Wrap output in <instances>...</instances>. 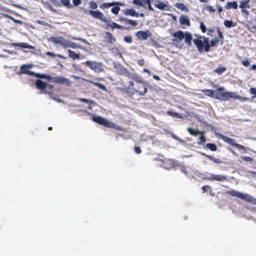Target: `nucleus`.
<instances>
[{
    "label": "nucleus",
    "instance_id": "1",
    "mask_svg": "<svg viewBox=\"0 0 256 256\" xmlns=\"http://www.w3.org/2000/svg\"><path fill=\"white\" fill-rule=\"evenodd\" d=\"M231 98L238 100L244 102L249 100V98L238 95L234 92L226 90L224 87H219L215 91L214 99L221 101H228Z\"/></svg>",
    "mask_w": 256,
    "mask_h": 256
},
{
    "label": "nucleus",
    "instance_id": "2",
    "mask_svg": "<svg viewBox=\"0 0 256 256\" xmlns=\"http://www.w3.org/2000/svg\"><path fill=\"white\" fill-rule=\"evenodd\" d=\"M172 36L174 38L172 40V44L176 48H182L184 44L182 42V40L184 39V42L188 46H192V36L191 33L188 32H184L182 30H178L174 32Z\"/></svg>",
    "mask_w": 256,
    "mask_h": 256
},
{
    "label": "nucleus",
    "instance_id": "3",
    "mask_svg": "<svg viewBox=\"0 0 256 256\" xmlns=\"http://www.w3.org/2000/svg\"><path fill=\"white\" fill-rule=\"evenodd\" d=\"M193 42L200 53L204 51L208 52L210 50V44L208 38L200 36L198 38L194 39Z\"/></svg>",
    "mask_w": 256,
    "mask_h": 256
},
{
    "label": "nucleus",
    "instance_id": "4",
    "mask_svg": "<svg viewBox=\"0 0 256 256\" xmlns=\"http://www.w3.org/2000/svg\"><path fill=\"white\" fill-rule=\"evenodd\" d=\"M193 42L200 53L204 51L208 52L210 50V44L208 38L200 36L198 38L194 39Z\"/></svg>",
    "mask_w": 256,
    "mask_h": 256
},
{
    "label": "nucleus",
    "instance_id": "5",
    "mask_svg": "<svg viewBox=\"0 0 256 256\" xmlns=\"http://www.w3.org/2000/svg\"><path fill=\"white\" fill-rule=\"evenodd\" d=\"M50 41L56 44L62 46L64 48H80V46L62 36H52L50 38Z\"/></svg>",
    "mask_w": 256,
    "mask_h": 256
},
{
    "label": "nucleus",
    "instance_id": "6",
    "mask_svg": "<svg viewBox=\"0 0 256 256\" xmlns=\"http://www.w3.org/2000/svg\"><path fill=\"white\" fill-rule=\"evenodd\" d=\"M226 194L232 196L237 197L242 200L256 205V198L247 194H242L238 191L232 190L226 192Z\"/></svg>",
    "mask_w": 256,
    "mask_h": 256
},
{
    "label": "nucleus",
    "instance_id": "7",
    "mask_svg": "<svg viewBox=\"0 0 256 256\" xmlns=\"http://www.w3.org/2000/svg\"><path fill=\"white\" fill-rule=\"evenodd\" d=\"M216 135L218 136L219 138L226 143L236 148L238 150H242L244 153L246 152V149L245 148V146L240 144L236 143L234 139L228 138L221 134H216Z\"/></svg>",
    "mask_w": 256,
    "mask_h": 256
},
{
    "label": "nucleus",
    "instance_id": "8",
    "mask_svg": "<svg viewBox=\"0 0 256 256\" xmlns=\"http://www.w3.org/2000/svg\"><path fill=\"white\" fill-rule=\"evenodd\" d=\"M148 88L145 83H140L132 88V94H138L139 96H144L147 92Z\"/></svg>",
    "mask_w": 256,
    "mask_h": 256
},
{
    "label": "nucleus",
    "instance_id": "9",
    "mask_svg": "<svg viewBox=\"0 0 256 256\" xmlns=\"http://www.w3.org/2000/svg\"><path fill=\"white\" fill-rule=\"evenodd\" d=\"M92 120L94 122L100 124L104 126L107 128H112V124L108 120L105 118L100 116H94L92 118Z\"/></svg>",
    "mask_w": 256,
    "mask_h": 256
},
{
    "label": "nucleus",
    "instance_id": "10",
    "mask_svg": "<svg viewBox=\"0 0 256 256\" xmlns=\"http://www.w3.org/2000/svg\"><path fill=\"white\" fill-rule=\"evenodd\" d=\"M216 31L218 34V38H214V39L211 40L210 42V47L215 46L216 44L220 42H221V44H222L224 42V37L223 34L219 27L216 28Z\"/></svg>",
    "mask_w": 256,
    "mask_h": 256
},
{
    "label": "nucleus",
    "instance_id": "11",
    "mask_svg": "<svg viewBox=\"0 0 256 256\" xmlns=\"http://www.w3.org/2000/svg\"><path fill=\"white\" fill-rule=\"evenodd\" d=\"M85 64L90 68L96 72H100L102 70L101 62H97L94 61H86Z\"/></svg>",
    "mask_w": 256,
    "mask_h": 256
},
{
    "label": "nucleus",
    "instance_id": "12",
    "mask_svg": "<svg viewBox=\"0 0 256 256\" xmlns=\"http://www.w3.org/2000/svg\"><path fill=\"white\" fill-rule=\"evenodd\" d=\"M88 13L90 15L92 18H94L99 19L102 21L106 22H108V21L106 20V18L104 16L103 13L98 10H89L88 11Z\"/></svg>",
    "mask_w": 256,
    "mask_h": 256
},
{
    "label": "nucleus",
    "instance_id": "13",
    "mask_svg": "<svg viewBox=\"0 0 256 256\" xmlns=\"http://www.w3.org/2000/svg\"><path fill=\"white\" fill-rule=\"evenodd\" d=\"M152 36V34L148 30L145 31L140 30L136 33V37L141 40H146L148 38L151 37Z\"/></svg>",
    "mask_w": 256,
    "mask_h": 256
},
{
    "label": "nucleus",
    "instance_id": "14",
    "mask_svg": "<svg viewBox=\"0 0 256 256\" xmlns=\"http://www.w3.org/2000/svg\"><path fill=\"white\" fill-rule=\"evenodd\" d=\"M53 82L59 84H64L67 86H70L71 84L70 80L62 76L54 77Z\"/></svg>",
    "mask_w": 256,
    "mask_h": 256
},
{
    "label": "nucleus",
    "instance_id": "15",
    "mask_svg": "<svg viewBox=\"0 0 256 256\" xmlns=\"http://www.w3.org/2000/svg\"><path fill=\"white\" fill-rule=\"evenodd\" d=\"M31 65L24 64L20 66V74H26L30 76H34L35 74V72L28 70V68H31Z\"/></svg>",
    "mask_w": 256,
    "mask_h": 256
},
{
    "label": "nucleus",
    "instance_id": "16",
    "mask_svg": "<svg viewBox=\"0 0 256 256\" xmlns=\"http://www.w3.org/2000/svg\"><path fill=\"white\" fill-rule=\"evenodd\" d=\"M208 180H216L218 182H224L227 180V176L224 175L211 174L210 176L207 178Z\"/></svg>",
    "mask_w": 256,
    "mask_h": 256
},
{
    "label": "nucleus",
    "instance_id": "17",
    "mask_svg": "<svg viewBox=\"0 0 256 256\" xmlns=\"http://www.w3.org/2000/svg\"><path fill=\"white\" fill-rule=\"evenodd\" d=\"M154 6L160 10H170V7L168 5L165 4L160 0H156L155 1Z\"/></svg>",
    "mask_w": 256,
    "mask_h": 256
},
{
    "label": "nucleus",
    "instance_id": "18",
    "mask_svg": "<svg viewBox=\"0 0 256 256\" xmlns=\"http://www.w3.org/2000/svg\"><path fill=\"white\" fill-rule=\"evenodd\" d=\"M104 42L106 43L112 44L116 41V38L113 36L112 34L108 32H105Z\"/></svg>",
    "mask_w": 256,
    "mask_h": 256
},
{
    "label": "nucleus",
    "instance_id": "19",
    "mask_svg": "<svg viewBox=\"0 0 256 256\" xmlns=\"http://www.w3.org/2000/svg\"><path fill=\"white\" fill-rule=\"evenodd\" d=\"M118 74L122 75H128L129 73L128 70L121 64H116L114 66Z\"/></svg>",
    "mask_w": 256,
    "mask_h": 256
},
{
    "label": "nucleus",
    "instance_id": "20",
    "mask_svg": "<svg viewBox=\"0 0 256 256\" xmlns=\"http://www.w3.org/2000/svg\"><path fill=\"white\" fill-rule=\"evenodd\" d=\"M123 12L126 16L138 17L139 14L133 8H128L123 10Z\"/></svg>",
    "mask_w": 256,
    "mask_h": 256
},
{
    "label": "nucleus",
    "instance_id": "21",
    "mask_svg": "<svg viewBox=\"0 0 256 256\" xmlns=\"http://www.w3.org/2000/svg\"><path fill=\"white\" fill-rule=\"evenodd\" d=\"M36 86L38 89L44 90L47 88L48 84L42 80H37L36 81Z\"/></svg>",
    "mask_w": 256,
    "mask_h": 256
},
{
    "label": "nucleus",
    "instance_id": "22",
    "mask_svg": "<svg viewBox=\"0 0 256 256\" xmlns=\"http://www.w3.org/2000/svg\"><path fill=\"white\" fill-rule=\"evenodd\" d=\"M180 23L182 25L190 26V20L188 16L182 15L180 18Z\"/></svg>",
    "mask_w": 256,
    "mask_h": 256
},
{
    "label": "nucleus",
    "instance_id": "23",
    "mask_svg": "<svg viewBox=\"0 0 256 256\" xmlns=\"http://www.w3.org/2000/svg\"><path fill=\"white\" fill-rule=\"evenodd\" d=\"M109 28H110L112 29L118 28L122 30H124L126 28L125 27H124L120 24H118L114 22L110 23H108L106 25V29H108Z\"/></svg>",
    "mask_w": 256,
    "mask_h": 256
},
{
    "label": "nucleus",
    "instance_id": "24",
    "mask_svg": "<svg viewBox=\"0 0 256 256\" xmlns=\"http://www.w3.org/2000/svg\"><path fill=\"white\" fill-rule=\"evenodd\" d=\"M215 91L212 90H202L201 92L208 96L214 98Z\"/></svg>",
    "mask_w": 256,
    "mask_h": 256
},
{
    "label": "nucleus",
    "instance_id": "25",
    "mask_svg": "<svg viewBox=\"0 0 256 256\" xmlns=\"http://www.w3.org/2000/svg\"><path fill=\"white\" fill-rule=\"evenodd\" d=\"M68 56L72 58L73 60L80 59L79 54L76 53L74 51L70 50H68Z\"/></svg>",
    "mask_w": 256,
    "mask_h": 256
},
{
    "label": "nucleus",
    "instance_id": "26",
    "mask_svg": "<svg viewBox=\"0 0 256 256\" xmlns=\"http://www.w3.org/2000/svg\"><path fill=\"white\" fill-rule=\"evenodd\" d=\"M200 154L202 156L208 158L210 160H212L216 164H220L221 162V161L220 159L214 158L212 157V156H211L210 155H208V154H207L204 152H201Z\"/></svg>",
    "mask_w": 256,
    "mask_h": 256
},
{
    "label": "nucleus",
    "instance_id": "27",
    "mask_svg": "<svg viewBox=\"0 0 256 256\" xmlns=\"http://www.w3.org/2000/svg\"><path fill=\"white\" fill-rule=\"evenodd\" d=\"M238 4L236 2L234 1L232 2H228L225 6V8L226 10L230 8L236 9L238 8Z\"/></svg>",
    "mask_w": 256,
    "mask_h": 256
},
{
    "label": "nucleus",
    "instance_id": "28",
    "mask_svg": "<svg viewBox=\"0 0 256 256\" xmlns=\"http://www.w3.org/2000/svg\"><path fill=\"white\" fill-rule=\"evenodd\" d=\"M166 114L171 116L179 118H183L182 114L180 113L174 112L172 110H168L166 112Z\"/></svg>",
    "mask_w": 256,
    "mask_h": 256
},
{
    "label": "nucleus",
    "instance_id": "29",
    "mask_svg": "<svg viewBox=\"0 0 256 256\" xmlns=\"http://www.w3.org/2000/svg\"><path fill=\"white\" fill-rule=\"evenodd\" d=\"M90 82L94 86H98L99 88L101 89L102 90L106 92H108V89L103 84L96 82H94L92 81H90Z\"/></svg>",
    "mask_w": 256,
    "mask_h": 256
},
{
    "label": "nucleus",
    "instance_id": "30",
    "mask_svg": "<svg viewBox=\"0 0 256 256\" xmlns=\"http://www.w3.org/2000/svg\"><path fill=\"white\" fill-rule=\"evenodd\" d=\"M119 2H108V3H103L102 5L100 6V8L102 9L108 8L112 6H114L116 4H119Z\"/></svg>",
    "mask_w": 256,
    "mask_h": 256
},
{
    "label": "nucleus",
    "instance_id": "31",
    "mask_svg": "<svg viewBox=\"0 0 256 256\" xmlns=\"http://www.w3.org/2000/svg\"><path fill=\"white\" fill-rule=\"evenodd\" d=\"M174 6L176 8L182 10L186 12H188V8L183 3H176Z\"/></svg>",
    "mask_w": 256,
    "mask_h": 256
},
{
    "label": "nucleus",
    "instance_id": "32",
    "mask_svg": "<svg viewBox=\"0 0 256 256\" xmlns=\"http://www.w3.org/2000/svg\"><path fill=\"white\" fill-rule=\"evenodd\" d=\"M240 8L242 9L244 8H250V0H246L244 1H242L240 2Z\"/></svg>",
    "mask_w": 256,
    "mask_h": 256
},
{
    "label": "nucleus",
    "instance_id": "33",
    "mask_svg": "<svg viewBox=\"0 0 256 256\" xmlns=\"http://www.w3.org/2000/svg\"><path fill=\"white\" fill-rule=\"evenodd\" d=\"M110 50L112 54H114L115 56H120V57L122 56V54L118 48L113 47L110 48Z\"/></svg>",
    "mask_w": 256,
    "mask_h": 256
},
{
    "label": "nucleus",
    "instance_id": "34",
    "mask_svg": "<svg viewBox=\"0 0 256 256\" xmlns=\"http://www.w3.org/2000/svg\"><path fill=\"white\" fill-rule=\"evenodd\" d=\"M187 130L191 135L194 136H196L198 134L202 133V132H200L198 130H196L195 129L192 128H188Z\"/></svg>",
    "mask_w": 256,
    "mask_h": 256
},
{
    "label": "nucleus",
    "instance_id": "35",
    "mask_svg": "<svg viewBox=\"0 0 256 256\" xmlns=\"http://www.w3.org/2000/svg\"><path fill=\"white\" fill-rule=\"evenodd\" d=\"M128 84H129V87L125 88V92H126L128 94H132V89H131L130 88L131 87L134 88V86H136V84H134V82L132 81H129Z\"/></svg>",
    "mask_w": 256,
    "mask_h": 256
},
{
    "label": "nucleus",
    "instance_id": "36",
    "mask_svg": "<svg viewBox=\"0 0 256 256\" xmlns=\"http://www.w3.org/2000/svg\"><path fill=\"white\" fill-rule=\"evenodd\" d=\"M206 148L212 152H215L217 150V146L214 144L208 143L206 144Z\"/></svg>",
    "mask_w": 256,
    "mask_h": 256
},
{
    "label": "nucleus",
    "instance_id": "37",
    "mask_svg": "<svg viewBox=\"0 0 256 256\" xmlns=\"http://www.w3.org/2000/svg\"><path fill=\"white\" fill-rule=\"evenodd\" d=\"M224 25L228 28L235 26V24H234L232 20H224Z\"/></svg>",
    "mask_w": 256,
    "mask_h": 256
},
{
    "label": "nucleus",
    "instance_id": "38",
    "mask_svg": "<svg viewBox=\"0 0 256 256\" xmlns=\"http://www.w3.org/2000/svg\"><path fill=\"white\" fill-rule=\"evenodd\" d=\"M132 78L136 82V85L140 83H145L142 78L138 75H135Z\"/></svg>",
    "mask_w": 256,
    "mask_h": 256
},
{
    "label": "nucleus",
    "instance_id": "39",
    "mask_svg": "<svg viewBox=\"0 0 256 256\" xmlns=\"http://www.w3.org/2000/svg\"><path fill=\"white\" fill-rule=\"evenodd\" d=\"M226 68L224 66H220L214 70V72L218 74H222L226 70Z\"/></svg>",
    "mask_w": 256,
    "mask_h": 256
},
{
    "label": "nucleus",
    "instance_id": "40",
    "mask_svg": "<svg viewBox=\"0 0 256 256\" xmlns=\"http://www.w3.org/2000/svg\"><path fill=\"white\" fill-rule=\"evenodd\" d=\"M16 44L17 46H18L21 48H34L33 46H30L28 44L26 43L21 42L20 44Z\"/></svg>",
    "mask_w": 256,
    "mask_h": 256
},
{
    "label": "nucleus",
    "instance_id": "41",
    "mask_svg": "<svg viewBox=\"0 0 256 256\" xmlns=\"http://www.w3.org/2000/svg\"><path fill=\"white\" fill-rule=\"evenodd\" d=\"M70 0H61L62 4L68 8H70L72 5L70 3Z\"/></svg>",
    "mask_w": 256,
    "mask_h": 256
},
{
    "label": "nucleus",
    "instance_id": "42",
    "mask_svg": "<svg viewBox=\"0 0 256 256\" xmlns=\"http://www.w3.org/2000/svg\"><path fill=\"white\" fill-rule=\"evenodd\" d=\"M130 24L133 27H136L138 25V22L136 20H134L131 19H127L126 24Z\"/></svg>",
    "mask_w": 256,
    "mask_h": 256
},
{
    "label": "nucleus",
    "instance_id": "43",
    "mask_svg": "<svg viewBox=\"0 0 256 256\" xmlns=\"http://www.w3.org/2000/svg\"><path fill=\"white\" fill-rule=\"evenodd\" d=\"M120 10V8L118 6H115L113 7L111 10L112 12L116 15L118 14Z\"/></svg>",
    "mask_w": 256,
    "mask_h": 256
},
{
    "label": "nucleus",
    "instance_id": "44",
    "mask_svg": "<svg viewBox=\"0 0 256 256\" xmlns=\"http://www.w3.org/2000/svg\"><path fill=\"white\" fill-rule=\"evenodd\" d=\"M143 0H133L132 3L139 6L145 7L144 5L142 2Z\"/></svg>",
    "mask_w": 256,
    "mask_h": 256
},
{
    "label": "nucleus",
    "instance_id": "45",
    "mask_svg": "<svg viewBox=\"0 0 256 256\" xmlns=\"http://www.w3.org/2000/svg\"><path fill=\"white\" fill-rule=\"evenodd\" d=\"M89 6L92 10H96L98 8L97 4L94 1H91L89 3Z\"/></svg>",
    "mask_w": 256,
    "mask_h": 256
},
{
    "label": "nucleus",
    "instance_id": "46",
    "mask_svg": "<svg viewBox=\"0 0 256 256\" xmlns=\"http://www.w3.org/2000/svg\"><path fill=\"white\" fill-rule=\"evenodd\" d=\"M201 134H202V135L200 136V142L198 143L199 144H203L205 143V142H206V137L204 135V132H202V133H201Z\"/></svg>",
    "mask_w": 256,
    "mask_h": 256
},
{
    "label": "nucleus",
    "instance_id": "47",
    "mask_svg": "<svg viewBox=\"0 0 256 256\" xmlns=\"http://www.w3.org/2000/svg\"><path fill=\"white\" fill-rule=\"evenodd\" d=\"M205 9L208 10L210 13H213L216 11V10L212 6H206L205 7Z\"/></svg>",
    "mask_w": 256,
    "mask_h": 256
},
{
    "label": "nucleus",
    "instance_id": "48",
    "mask_svg": "<svg viewBox=\"0 0 256 256\" xmlns=\"http://www.w3.org/2000/svg\"><path fill=\"white\" fill-rule=\"evenodd\" d=\"M242 160H244L245 162H252L254 160L253 158H252L250 156H242L241 158Z\"/></svg>",
    "mask_w": 256,
    "mask_h": 256
},
{
    "label": "nucleus",
    "instance_id": "49",
    "mask_svg": "<svg viewBox=\"0 0 256 256\" xmlns=\"http://www.w3.org/2000/svg\"><path fill=\"white\" fill-rule=\"evenodd\" d=\"M250 94L254 95L253 98H254L256 97V88H250Z\"/></svg>",
    "mask_w": 256,
    "mask_h": 256
},
{
    "label": "nucleus",
    "instance_id": "50",
    "mask_svg": "<svg viewBox=\"0 0 256 256\" xmlns=\"http://www.w3.org/2000/svg\"><path fill=\"white\" fill-rule=\"evenodd\" d=\"M124 40L128 43H131L132 42V38L131 36H126L124 37Z\"/></svg>",
    "mask_w": 256,
    "mask_h": 256
},
{
    "label": "nucleus",
    "instance_id": "51",
    "mask_svg": "<svg viewBox=\"0 0 256 256\" xmlns=\"http://www.w3.org/2000/svg\"><path fill=\"white\" fill-rule=\"evenodd\" d=\"M200 28L203 33H205L206 32V27L204 25V24L202 22H200Z\"/></svg>",
    "mask_w": 256,
    "mask_h": 256
},
{
    "label": "nucleus",
    "instance_id": "52",
    "mask_svg": "<svg viewBox=\"0 0 256 256\" xmlns=\"http://www.w3.org/2000/svg\"><path fill=\"white\" fill-rule=\"evenodd\" d=\"M34 76H36V78H46V75L44 74H40L38 73H35V74H34Z\"/></svg>",
    "mask_w": 256,
    "mask_h": 256
},
{
    "label": "nucleus",
    "instance_id": "53",
    "mask_svg": "<svg viewBox=\"0 0 256 256\" xmlns=\"http://www.w3.org/2000/svg\"><path fill=\"white\" fill-rule=\"evenodd\" d=\"M146 2H148V10L150 11H152L154 10V8H152V6H151V3H150V0H146Z\"/></svg>",
    "mask_w": 256,
    "mask_h": 256
},
{
    "label": "nucleus",
    "instance_id": "54",
    "mask_svg": "<svg viewBox=\"0 0 256 256\" xmlns=\"http://www.w3.org/2000/svg\"><path fill=\"white\" fill-rule=\"evenodd\" d=\"M80 101L82 102H86V103L91 104L92 102V100H87L84 98H82L80 99Z\"/></svg>",
    "mask_w": 256,
    "mask_h": 256
},
{
    "label": "nucleus",
    "instance_id": "55",
    "mask_svg": "<svg viewBox=\"0 0 256 256\" xmlns=\"http://www.w3.org/2000/svg\"><path fill=\"white\" fill-rule=\"evenodd\" d=\"M246 208L250 210V212L253 214H256V207H252V208H249L246 207Z\"/></svg>",
    "mask_w": 256,
    "mask_h": 256
},
{
    "label": "nucleus",
    "instance_id": "56",
    "mask_svg": "<svg viewBox=\"0 0 256 256\" xmlns=\"http://www.w3.org/2000/svg\"><path fill=\"white\" fill-rule=\"evenodd\" d=\"M81 0H72V2L75 6H78L80 4Z\"/></svg>",
    "mask_w": 256,
    "mask_h": 256
},
{
    "label": "nucleus",
    "instance_id": "57",
    "mask_svg": "<svg viewBox=\"0 0 256 256\" xmlns=\"http://www.w3.org/2000/svg\"><path fill=\"white\" fill-rule=\"evenodd\" d=\"M134 152L138 154H140L142 152L139 146H136L134 148Z\"/></svg>",
    "mask_w": 256,
    "mask_h": 256
},
{
    "label": "nucleus",
    "instance_id": "58",
    "mask_svg": "<svg viewBox=\"0 0 256 256\" xmlns=\"http://www.w3.org/2000/svg\"><path fill=\"white\" fill-rule=\"evenodd\" d=\"M242 64L244 66H248L250 64V62L248 60H242Z\"/></svg>",
    "mask_w": 256,
    "mask_h": 256
},
{
    "label": "nucleus",
    "instance_id": "59",
    "mask_svg": "<svg viewBox=\"0 0 256 256\" xmlns=\"http://www.w3.org/2000/svg\"><path fill=\"white\" fill-rule=\"evenodd\" d=\"M138 64L140 66H143L144 64V61L143 59H140L138 60Z\"/></svg>",
    "mask_w": 256,
    "mask_h": 256
},
{
    "label": "nucleus",
    "instance_id": "60",
    "mask_svg": "<svg viewBox=\"0 0 256 256\" xmlns=\"http://www.w3.org/2000/svg\"><path fill=\"white\" fill-rule=\"evenodd\" d=\"M214 30L213 29L209 28V29H208L207 34L208 36H212V34L214 33Z\"/></svg>",
    "mask_w": 256,
    "mask_h": 256
},
{
    "label": "nucleus",
    "instance_id": "61",
    "mask_svg": "<svg viewBox=\"0 0 256 256\" xmlns=\"http://www.w3.org/2000/svg\"><path fill=\"white\" fill-rule=\"evenodd\" d=\"M210 188L209 186H204L202 187V190L204 192H205L208 190V189Z\"/></svg>",
    "mask_w": 256,
    "mask_h": 256
},
{
    "label": "nucleus",
    "instance_id": "62",
    "mask_svg": "<svg viewBox=\"0 0 256 256\" xmlns=\"http://www.w3.org/2000/svg\"><path fill=\"white\" fill-rule=\"evenodd\" d=\"M128 18H124V17H122V16H120L118 18V20L120 22H125V24H126V20H127Z\"/></svg>",
    "mask_w": 256,
    "mask_h": 256
},
{
    "label": "nucleus",
    "instance_id": "63",
    "mask_svg": "<svg viewBox=\"0 0 256 256\" xmlns=\"http://www.w3.org/2000/svg\"><path fill=\"white\" fill-rule=\"evenodd\" d=\"M241 12L242 14H244L246 15L249 14V12L246 10V8L242 9Z\"/></svg>",
    "mask_w": 256,
    "mask_h": 256
},
{
    "label": "nucleus",
    "instance_id": "64",
    "mask_svg": "<svg viewBox=\"0 0 256 256\" xmlns=\"http://www.w3.org/2000/svg\"><path fill=\"white\" fill-rule=\"evenodd\" d=\"M53 78H54V77H52L50 75H46V78H45L44 79H47L48 80H52V82H53Z\"/></svg>",
    "mask_w": 256,
    "mask_h": 256
}]
</instances>
